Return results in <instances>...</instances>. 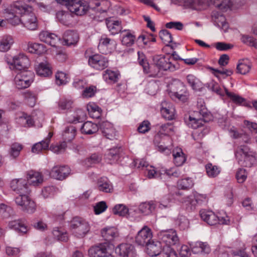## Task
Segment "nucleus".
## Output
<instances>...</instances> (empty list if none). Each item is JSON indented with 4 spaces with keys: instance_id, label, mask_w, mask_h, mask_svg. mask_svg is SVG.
<instances>
[{
    "instance_id": "nucleus-9",
    "label": "nucleus",
    "mask_w": 257,
    "mask_h": 257,
    "mask_svg": "<svg viewBox=\"0 0 257 257\" xmlns=\"http://www.w3.org/2000/svg\"><path fill=\"white\" fill-rule=\"evenodd\" d=\"M33 80L34 74L32 72L23 71L16 75L15 83L17 88L25 89L29 87Z\"/></svg>"
},
{
    "instance_id": "nucleus-55",
    "label": "nucleus",
    "mask_w": 257,
    "mask_h": 257,
    "mask_svg": "<svg viewBox=\"0 0 257 257\" xmlns=\"http://www.w3.org/2000/svg\"><path fill=\"white\" fill-rule=\"evenodd\" d=\"M194 182L190 178H186L178 181L177 186L181 189H188L193 187Z\"/></svg>"
},
{
    "instance_id": "nucleus-1",
    "label": "nucleus",
    "mask_w": 257,
    "mask_h": 257,
    "mask_svg": "<svg viewBox=\"0 0 257 257\" xmlns=\"http://www.w3.org/2000/svg\"><path fill=\"white\" fill-rule=\"evenodd\" d=\"M138 55L139 63L143 67L144 72L145 73L150 74L151 76L155 77L157 75L159 70H169L171 71L176 70L175 65L172 64L169 57L164 56L155 57L154 62L155 66L157 67V70H154L152 68L150 67L149 64L143 53L139 51Z\"/></svg>"
},
{
    "instance_id": "nucleus-49",
    "label": "nucleus",
    "mask_w": 257,
    "mask_h": 257,
    "mask_svg": "<svg viewBox=\"0 0 257 257\" xmlns=\"http://www.w3.org/2000/svg\"><path fill=\"white\" fill-rule=\"evenodd\" d=\"M112 211L115 215L120 216H126L128 214L129 209L124 204H119L114 206Z\"/></svg>"
},
{
    "instance_id": "nucleus-34",
    "label": "nucleus",
    "mask_w": 257,
    "mask_h": 257,
    "mask_svg": "<svg viewBox=\"0 0 257 257\" xmlns=\"http://www.w3.org/2000/svg\"><path fill=\"white\" fill-rule=\"evenodd\" d=\"M192 251L194 253L208 254L210 251V248L206 243L196 242L192 246Z\"/></svg>"
},
{
    "instance_id": "nucleus-10",
    "label": "nucleus",
    "mask_w": 257,
    "mask_h": 257,
    "mask_svg": "<svg viewBox=\"0 0 257 257\" xmlns=\"http://www.w3.org/2000/svg\"><path fill=\"white\" fill-rule=\"evenodd\" d=\"M172 90L169 93L170 97L173 99L185 102L188 99V92L183 84L180 81H177L172 85Z\"/></svg>"
},
{
    "instance_id": "nucleus-57",
    "label": "nucleus",
    "mask_w": 257,
    "mask_h": 257,
    "mask_svg": "<svg viewBox=\"0 0 257 257\" xmlns=\"http://www.w3.org/2000/svg\"><path fill=\"white\" fill-rule=\"evenodd\" d=\"M22 149L23 147L22 145L18 143H13L12 144L9 151L10 155L13 158H16L19 156Z\"/></svg>"
},
{
    "instance_id": "nucleus-50",
    "label": "nucleus",
    "mask_w": 257,
    "mask_h": 257,
    "mask_svg": "<svg viewBox=\"0 0 257 257\" xmlns=\"http://www.w3.org/2000/svg\"><path fill=\"white\" fill-rule=\"evenodd\" d=\"M251 65L244 60L239 61L236 67L237 72L242 75L247 74L250 71Z\"/></svg>"
},
{
    "instance_id": "nucleus-64",
    "label": "nucleus",
    "mask_w": 257,
    "mask_h": 257,
    "mask_svg": "<svg viewBox=\"0 0 257 257\" xmlns=\"http://www.w3.org/2000/svg\"><path fill=\"white\" fill-rule=\"evenodd\" d=\"M187 81L193 89L197 90L199 89L200 81L194 75H188L187 76Z\"/></svg>"
},
{
    "instance_id": "nucleus-27",
    "label": "nucleus",
    "mask_w": 257,
    "mask_h": 257,
    "mask_svg": "<svg viewBox=\"0 0 257 257\" xmlns=\"http://www.w3.org/2000/svg\"><path fill=\"white\" fill-rule=\"evenodd\" d=\"M215 8L221 12L230 11L233 9L231 0H211Z\"/></svg>"
},
{
    "instance_id": "nucleus-23",
    "label": "nucleus",
    "mask_w": 257,
    "mask_h": 257,
    "mask_svg": "<svg viewBox=\"0 0 257 257\" xmlns=\"http://www.w3.org/2000/svg\"><path fill=\"white\" fill-rule=\"evenodd\" d=\"M156 207V205L153 201L142 202L137 209H134V211L144 215H149L155 210Z\"/></svg>"
},
{
    "instance_id": "nucleus-45",
    "label": "nucleus",
    "mask_w": 257,
    "mask_h": 257,
    "mask_svg": "<svg viewBox=\"0 0 257 257\" xmlns=\"http://www.w3.org/2000/svg\"><path fill=\"white\" fill-rule=\"evenodd\" d=\"M76 133L75 126L69 125L66 127L63 133V137L65 141L70 142L74 139Z\"/></svg>"
},
{
    "instance_id": "nucleus-30",
    "label": "nucleus",
    "mask_w": 257,
    "mask_h": 257,
    "mask_svg": "<svg viewBox=\"0 0 257 257\" xmlns=\"http://www.w3.org/2000/svg\"><path fill=\"white\" fill-rule=\"evenodd\" d=\"M120 149L114 148L109 149L105 154L104 159L109 164L116 163L120 158Z\"/></svg>"
},
{
    "instance_id": "nucleus-6",
    "label": "nucleus",
    "mask_w": 257,
    "mask_h": 257,
    "mask_svg": "<svg viewBox=\"0 0 257 257\" xmlns=\"http://www.w3.org/2000/svg\"><path fill=\"white\" fill-rule=\"evenodd\" d=\"M6 13L8 15L16 16L17 14L23 15L33 16L35 15L34 8L29 5H22L21 3L17 1L11 5L5 10Z\"/></svg>"
},
{
    "instance_id": "nucleus-15",
    "label": "nucleus",
    "mask_w": 257,
    "mask_h": 257,
    "mask_svg": "<svg viewBox=\"0 0 257 257\" xmlns=\"http://www.w3.org/2000/svg\"><path fill=\"white\" fill-rule=\"evenodd\" d=\"M172 2L194 10L201 11L205 9L206 5L200 0H171Z\"/></svg>"
},
{
    "instance_id": "nucleus-52",
    "label": "nucleus",
    "mask_w": 257,
    "mask_h": 257,
    "mask_svg": "<svg viewBox=\"0 0 257 257\" xmlns=\"http://www.w3.org/2000/svg\"><path fill=\"white\" fill-rule=\"evenodd\" d=\"M17 122L21 125L25 127L32 125L34 123L33 119L31 117L25 113H23L21 116L17 118Z\"/></svg>"
},
{
    "instance_id": "nucleus-32",
    "label": "nucleus",
    "mask_w": 257,
    "mask_h": 257,
    "mask_svg": "<svg viewBox=\"0 0 257 257\" xmlns=\"http://www.w3.org/2000/svg\"><path fill=\"white\" fill-rule=\"evenodd\" d=\"M120 76L119 73L117 71L106 70L103 74V79L108 83H114L118 81Z\"/></svg>"
},
{
    "instance_id": "nucleus-42",
    "label": "nucleus",
    "mask_w": 257,
    "mask_h": 257,
    "mask_svg": "<svg viewBox=\"0 0 257 257\" xmlns=\"http://www.w3.org/2000/svg\"><path fill=\"white\" fill-rule=\"evenodd\" d=\"M121 37L122 44L126 46H132L135 42V36L130 31L124 30Z\"/></svg>"
},
{
    "instance_id": "nucleus-35",
    "label": "nucleus",
    "mask_w": 257,
    "mask_h": 257,
    "mask_svg": "<svg viewBox=\"0 0 257 257\" xmlns=\"http://www.w3.org/2000/svg\"><path fill=\"white\" fill-rule=\"evenodd\" d=\"M106 24L109 31L112 34H116L121 32V22L119 21L111 20V17H108L105 20Z\"/></svg>"
},
{
    "instance_id": "nucleus-11",
    "label": "nucleus",
    "mask_w": 257,
    "mask_h": 257,
    "mask_svg": "<svg viewBox=\"0 0 257 257\" xmlns=\"http://www.w3.org/2000/svg\"><path fill=\"white\" fill-rule=\"evenodd\" d=\"M207 196L205 194L196 193L185 197L183 201L184 205L188 210H193L197 204L205 201Z\"/></svg>"
},
{
    "instance_id": "nucleus-21",
    "label": "nucleus",
    "mask_w": 257,
    "mask_h": 257,
    "mask_svg": "<svg viewBox=\"0 0 257 257\" xmlns=\"http://www.w3.org/2000/svg\"><path fill=\"white\" fill-rule=\"evenodd\" d=\"M27 179L28 183L34 186H39L43 182V176L39 172L31 170L28 172Z\"/></svg>"
},
{
    "instance_id": "nucleus-39",
    "label": "nucleus",
    "mask_w": 257,
    "mask_h": 257,
    "mask_svg": "<svg viewBox=\"0 0 257 257\" xmlns=\"http://www.w3.org/2000/svg\"><path fill=\"white\" fill-rule=\"evenodd\" d=\"M82 133L86 135H91L96 133L98 131V126L91 121L84 122L81 128Z\"/></svg>"
},
{
    "instance_id": "nucleus-46",
    "label": "nucleus",
    "mask_w": 257,
    "mask_h": 257,
    "mask_svg": "<svg viewBox=\"0 0 257 257\" xmlns=\"http://www.w3.org/2000/svg\"><path fill=\"white\" fill-rule=\"evenodd\" d=\"M54 237L58 240L66 241L68 237L66 231L62 228L55 227L53 230Z\"/></svg>"
},
{
    "instance_id": "nucleus-28",
    "label": "nucleus",
    "mask_w": 257,
    "mask_h": 257,
    "mask_svg": "<svg viewBox=\"0 0 257 257\" xmlns=\"http://www.w3.org/2000/svg\"><path fill=\"white\" fill-rule=\"evenodd\" d=\"M100 130L106 138L113 140L115 136V132L112 124L108 121L102 122L100 124Z\"/></svg>"
},
{
    "instance_id": "nucleus-53",
    "label": "nucleus",
    "mask_w": 257,
    "mask_h": 257,
    "mask_svg": "<svg viewBox=\"0 0 257 257\" xmlns=\"http://www.w3.org/2000/svg\"><path fill=\"white\" fill-rule=\"evenodd\" d=\"M176 224L180 230H185L189 228L190 222L189 220L183 215H179L176 220Z\"/></svg>"
},
{
    "instance_id": "nucleus-7",
    "label": "nucleus",
    "mask_w": 257,
    "mask_h": 257,
    "mask_svg": "<svg viewBox=\"0 0 257 257\" xmlns=\"http://www.w3.org/2000/svg\"><path fill=\"white\" fill-rule=\"evenodd\" d=\"M90 257H116L113 250L106 243L92 246L88 251Z\"/></svg>"
},
{
    "instance_id": "nucleus-3",
    "label": "nucleus",
    "mask_w": 257,
    "mask_h": 257,
    "mask_svg": "<svg viewBox=\"0 0 257 257\" xmlns=\"http://www.w3.org/2000/svg\"><path fill=\"white\" fill-rule=\"evenodd\" d=\"M235 155L238 164L244 167H250L255 161V153L246 145L238 147Z\"/></svg>"
},
{
    "instance_id": "nucleus-22",
    "label": "nucleus",
    "mask_w": 257,
    "mask_h": 257,
    "mask_svg": "<svg viewBox=\"0 0 257 257\" xmlns=\"http://www.w3.org/2000/svg\"><path fill=\"white\" fill-rule=\"evenodd\" d=\"M37 74L42 77H48L52 75V67L47 61L42 62L35 66Z\"/></svg>"
},
{
    "instance_id": "nucleus-31",
    "label": "nucleus",
    "mask_w": 257,
    "mask_h": 257,
    "mask_svg": "<svg viewBox=\"0 0 257 257\" xmlns=\"http://www.w3.org/2000/svg\"><path fill=\"white\" fill-rule=\"evenodd\" d=\"M101 234L104 239L108 241H112L119 236L118 230L115 227L104 228L101 231Z\"/></svg>"
},
{
    "instance_id": "nucleus-60",
    "label": "nucleus",
    "mask_w": 257,
    "mask_h": 257,
    "mask_svg": "<svg viewBox=\"0 0 257 257\" xmlns=\"http://www.w3.org/2000/svg\"><path fill=\"white\" fill-rule=\"evenodd\" d=\"M56 82L58 85L66 84L69 81L67 75L63 72H58L55 75Z\"/></svg>"
},
{
    "instance_id": "nucleus-19",
    "label": "nucleus",
    "mask_w": 257,
    "mask_h": 257,
    "mask_svg": "<svg viewBox=\"0 0 257 257\" xmlns=\"http://www.w3.org/2000/svg\"><path fill=\"white\" fill-rule=\"evenodd\" d=\"M116 253L121 257H135L136 252L133 245L128 243H122L115 248Z\"/></svg>"
},
{
    "instance_id": "nucleus-40",
    "label": "nucleus",
    "mask_w": 257,
    "mask_h": 257,
    "mask_svg": "<svg viewBox=\"0 0 257 257\" xmlns=\"http://www.w3.org/2000/svg\"><path fill=\"white\" fill-rule=\"evenodd\" d=\"M22 24L30 30H35L38 27L37 17H23Z\"/></svg>"
},
{
    "instance_id": "nucleus-26",
    "label": "nucleus",
    "mask_w": 257,
    "mask_h": 257,
    "mask_svg": "<svg viewBox=\"0 0 257 257\" xmlns=\"http://www.w3.org/2000/svg\"><path fill=\"white\" fill-rule=\"evenodd\" d=\"M63 39L65 45L67 46L75 45L79 41V37L77 33L74 31H66L63 34Z\"/></svg>"
},
{
    "instance_id": "nucleus-25",
    "label": "nucleus",
    "mask_w": 257,
    "mask_h": 257,
    "mask_svg": "<svg viewBox=\"0 0 257 257\" xmlns=\"http://www.w3.org/2000/svg\"><path fill=\"white\" fill-rule=\"evenodd\" d=\"M163 251L160 241H151L146 245V252L151 256H156Z\"/></svg>"
},
{
    "instance_id": "nucleus-33",
    "label": "nucleus",
    "mask_w": 257,
    "mask_h": 257,
    "mask_svg": "<svg viewBox=\"0 0 257 257\" xmlns=\"http://www.w3.org/2000/svg\"><path fill=\"white\" fill-rule=\"evenodd\" d=\"M97 187L99 191L105 193H110L113 190L111 183L106 177H101L98 180Z\"/></svg>"
},
{
    "instance_id": "nucleus-13",
    "label": "nucleus",
    "mask_w": 257,
    "mask_h": 257,
    "mask_svg": "<svg viewBox=\"0 0 257 257\" xmlns=\"http://www.w3.org/2000/svg\"><path fill=\"white\" fill-rule=\"evenodd\" d=\"M10 64L17 70L27 71L26 69L30 65V61L26 55L24 54H19L13 57Z\"/></svg>"
},
{
    "instance_id": "nucleus-12",
    "label": "nucleus",
    "mask_w": 257,
    "mask_h": 257,
    "mask_svg": "<svg viewBox=\"0 0 257 257\" xmlns=\"http://www.w3.org/2000/svg\"><path fill=\"white\" fill-rule=\"evenodd\" d=\"M88 64L92 68L97 70H102L108 66V60L103 55L95 54L88 57Z\"/></svg>"
},
{
    "instance_id": "nucleus-5",
    "label": "nucleus",
    "mask_w": 257,
    "mask_h": 257,
    "mask_svg": "<svg viewBox=\"0 0 257 257\" xmlns=\"http://www.w3.org/2000/svg\"><path fill=\"white\" fill-rule=\"evenodd\" d=\"M70 227L73 233L77 237H83L90 230V225L84 219L76 217L70 223Z\"/></svg>"
},
{
    "instance_id": "nucleus-38",
    "label": "nucleus",
    "mask_w": 257,
    "mask_h": 257,
    "mask_svg": "<svg viewBox=\"0 0 257 257\" xmlns=\"http://www.w3.org/2000/svg\"><path fill=\"white\" fill-rule=\"evenodd\" d=\"M27 50L31 53L38 55H41L46 52V49L44 45L33 43H28Z\"/></svg>"
},
{
    "instance_id": "nucleus-63",
    "label": "nucleus",
    "mask_w": 257,
    "mask_h": 257,
    "mask_svg": "<svg viewBox=\"0 0 257 257\" xmlns=\"http://www.w3.org/2000/svg\"><path fill=\"white\" fill-rule=\"evenodd\" d=\"M174 131V127L171 123H167L161 126L159 133L162 135L168 136Z\"/></svg>"
},
{
    "instance_id": "nucleus-14",
    "label": "nucleus",
    "mask_w": 257,
    "mask_h": 257,
    "mask_svg": "<svg viewBox=\"0 0 257 257\" xmlns=\"http://www.w3.org/2000/svg\"><path fill=\"white\" fill-rule=\"evenodd\" d=\"M152 238L151 230L147 226H144L138 233L136 237V242L140 245H147Z\"/></svg>"
},
{
    "instance_id": "nucleus-37",
    "label": "nucleus",
    "mask_w": 257,
    "mask_h": 257,
    "mask_svg": "<svg viewBox=\"0 0 257 257\" xmlns=\"http://www.w3.org/2000/svg\"><path fill=\"white\" fill-rule=\"evenodd\" d=\"M13 43L14 40L11 36L8 35L3 36L0 40V51H8Z\"/></svg>"
},
{
    "instance_id": "nucleus-43",
    "label": "nucleus",
    "mask_w": 257,
    "mask_h": 257,
    "mask_svg": "<svg viewBox=\"0 0 257 257\" xmlns=\"http://www.w3.org/2000/svg\"><path fill=\"white\" fill-rule=\"evenodd\" d=\"M205 170L207 176L210 178L216 177L221 172L220 167L211 163H208L205 165Z\"/></svg>"
},
{
    "instance_id": "nucleus-41",
    "label": "nucleus",
    "mask_w": 257,
    "mask_h": 257,
    "mask_svg": "<svg viewBox=\"0 0 257 257\" xmlns=\"http://www.w3.org/2000/svg\"><path fill=\"white\" fill-rule=\"evenodd\" d=\"M173 156L174 163L176 166H181L185 162V157L180 148H177L173 150Z\"/></svg>"
},
{
    "instance_id": "nucleus-8",
    "label": "nucleus",
    "mask_w": 257,
    "mask_h": 257,
    "mask_svg": "<svg viewBox=\"0 0 257 257\" xmlns=\"http://www.w3.org/2000/svg\"><path fill=\"white\" fill-rule=\"evenodd\" d=\"M200 215L201 219L210 225L227 224L229 222V217L227 216H218L211 211L201 210Z\"/></svg>"
},
{
    "instance_id": "nucleus-44",
    "label": "nucleus",
    "mask_w": 257,
    "mask_h": 257,
    "mask_svg": "<svg viewBox=\"0 0 257 257\" xmlns=\"http://www.w3.org/2000/svg\"><path fill=\"white\" fill-rule=\"evenodd\" d=\"M59 189L54 186H48L44 187L41 194L44 198H51L59 192Z\"/></svg>"
},
{
    "instance_id": "nucleus-18",
    "label": "nucleus",
    "mask_w": 257,
    "mask_h": 257,
    "mask_svg": "<svg viewBox=\"0 0 257 257\" xmlns=\"http://www.w3.org/2000/svg\"><path fill=\"white\" fill-rule=\"evenodd\" d=\"M39 39L48 45L56 47L60 39L54 33L48 31H42L39 35Z\"/></svg>"
},
{
    "instance_id": "nucleus-47",
    "label": "nucleus",
    "mask_w": 257,
    "mask_h": 257,
    "mask_svg": "<svg viewBox=\"0 0 257 257\" xmlns=\"http://www.w3.org/2000/svg\"><path fill=\"white\" fill-rule=\"evenodd\" d=\"M14 215V211L9 206L4 204H0V216L3 219H8Z\"/></svg>"
},
{
    "instance_id": "nucleus-54",
    "label": "nucleus",
    "mask_w": 257,
    "mask_h": 257,
    "mask_svg": "<svg viewBox=\"0 0 257 257\" xmlns=\"http://www.w3.org/2000/svg\"><path fill=\"white\" fill-rule=\"evenodd\" d=\"M21 209L28 213H33L36 210V204L29 197L26 200L25 204L21 207Z\"/></svg>"
},
{
    "instance_id": "nucleus-62",
    "label": "nucleus",
    "mask_w": 257,
    "mask_h": 257,
    "mask_svg": "<svg viewBox=\"0 0 257 257\" xmlns=\"http://www.w3.org/2000/svg\"><path fill=\"white\" fill-rule=\"evenodd\" d=\"M159 35L160 39L164 43L169 44L172 42V36L168 30H162L160 31Z\"/></svg>"
},
{
    "instance_id": "nucleus-56",
    "label": "nucleus",
    "mask_w": 257,
    "mask_h": 257,
    "mask_svg": "<svg viewBox=\"0 0 257 257\" xmlns=\"http://www.w3.org/2000/svg\"><path fill=\"white\" fill-rule=\"evenodd\" d=\"M226 95L236 104H241L245 102V100L243 97L233 92H229L226 88H224Z\"/></svg>"
},
{
    "instance_id": "nucleus-61",
    "label": "nucleus",
    "mask_w": 257,
    "mask_h": 257,
    "mask_svg": "<svg viewBox=\"0 0 257 257\" xmlns=\"http://www.w3.org/2000/svg\"><path fill=\"white\" fill-rule=\"evenodd\" d=\"M24 96L29 105L33 107L35 105L37 100V95L35 93L26 92L24 94Z\"/></svg>"
},
{
    "instance_id": "nucleus-2",
    "label": "nucleus",
    "mask_w": 257,
    "mask_h": 257,
    "mask_svg": "<svg viewBox=\"0 0 257 257\" xmlns=\"http://www.w3.org/2000/svg\"><path fill=\"white\" fill-rule=\"evenodd\" d=\"M160 241L166 245L163 249V252L167 257H178L176 251L171 247L172 245L179 244V238L176 230L169 229L161 230L158 233Z\"/></svg>"
},
{
    "instance_id": "nucleus-48",
    "label": "nucleus",
    "mask_w": 257,
    "mask_h": 257,
    "mask_svg": "<svg viewBox=\"0 0 257 257\" xmlns=\"http://www.w3.org/2000/svg\"><path fill=\"white\" fill-rule=\"evenodd\" d=\"M239 256L241 257H247V254L244 250L235 251L228 248L221 254L220 257H234Z\"/></svg>"
},
{
    "instance_id": "nucleus-24",
    "label": "nucleus",
    "mask_w": 257,
    "mask_h": 257,
    "mask_svg": "<svg viewBox=\"0 0 257 257\" xmlns=\"http://www.w3.org/2000/svg\"><path fill=\"white\" fill-rule=\"evenodd\" d=\"M161 105V112L163 116L169 120L174 119L175 110L173 105L166 101H163Z\"/></svg>"
},
{
    "instance_id": "nucleus-59",
    "label": "nucleus",
    "mask_w": 257,
    "mask_h": 257,
    "mask_svg": "<svg viewBox=\"0 0 257 257\" xmlns=\"http://www.w3.org/2000/svg\"><path fill=\"white\" fill-rule=\"evenodd\" d=\"M73 117V119H69V121L72 123H76L85 119L86 114L82 109H78L75 112Z\"/></svg>"
},
{
    "instance_id": "nucleus-16",
    "label": "nucleus",
    "mask_w": 257,
    "mask_h": 257,
    "mask_svg": "<svg viewBox=\"0 0 257 257\" xmlns=\"http://www.w3.org/2000/svg\"><path fill=\"white\" fill-rule=\"evenodd\" d=\"M116 45L114 40L106 37H101L98 45V49L100 53L107 54L110 53Z\"/></svg>"
},
{
    "instance_id": "nucleus-4",
    "label": "nucleus",
    "mask_w": 257,
    "mask_h": 257,
    "mask_svg": "<svg viewBox=\"0 0 257 257\" xmlns=\"http://www.w3.org/2000/svg\"><path fill=\"white\" fill-rule=\"evenodd\" d=\"M56 1L66 6L72 14L78 16L85 15L88 11V7L83 4V0H56Z\"/></svg>"
},
{
    "instance_id": "nucleus-58",
    "label": "nucleus",
    "mask_w": 257,
    "mask_h": 257,
    "mask_svg": "<svg viewBox=\"0 0 257 257\" xmlns=\"http://www.w3.org/2000/svg\"><path fill=\"white\" fill-rule=\"evenodd\" d=\"M202 119H196L194 117H193L191 116H189V118L188 120H186V122L187 125L194 129H196L202 125Z\"/></svg>"
},
{
    "instance_id": "nucleus-51",
    "label": "nucleus",
    "mask_w": 257,
    "mask_h": 257,
    "mask_svg": "<svg viewBox=\"0 0 257 257\" xmlns=\"http://www.w3.org/2000/svg\"><path fill=\"white\" fill-rule=\"evenodd\" d=\"M165 139H162V135L159 133L155 136L154 143L160 151H164L168 147V145L165 144Z\"/></svg>"
},
{
    "instance_id": "nucleus-36",
    "label": "nucleus",
    "mask_w": 257,
    "mask_h": 257,
    "mask_svg": "<svg viewBox=\"0 0 257 257\" xmlns=\"http://www.w3.org/2000/svg\"><path fill=\"white\" fill-rule=\"evenodd\" d=\"M8 226L10 228L13 229L19 232L26 233L28 227L24 222L22 220H15L9 222Z\"/></svg>"
},
{
    "instance_id": "nucleus-17",
    "label": "nucleus",
    "mask_w": 257,
    "mask_h": 257,
    "mask_svg": "<svg viewBox=\"0 0 257 257\" xmlns=\"http://www.w3.org/2000/svg\"><path fill=\"white\" fill-rule=\"evenodd\" d=\"M70 172L68 166H54L50 172V175L52 178L62 180L70 174Z\"/></svg>"
},
{
    "instance_id": "nucleus-29",
    "label": "nucleus",
    "mask_w": 257,
    "mask_h": 257,
    "mask_svg": "<svg viewBox=\"0 0 257 257\" xmlns=\"http://www.w3.org/2000/svg\"><path fill=\"white\" fill-rule=\"evenodd\" d=\"M53 135V133L49 132L47 137L43 141L36 143L32 148V152L34 153L38 154L43 150L48 148L51 138Z\"/></svg>"
},
{
    "instance_id": "nucleus-20",
    "label": "nucleus",
    "mask_w": 257,
    "mask_h": 257,
    "mask_svg": "<svg viewBox=\"0 0 257 257\" xmlns=\"http://www.w3.org/2000/svg\"><path fill=\"white\" fill-rule=\"evenodd\" d=\"M11 188L13 190L18 193H28V185L26 181L24 179H15L11 182Z\"/></svg>"
}]
</instances>
